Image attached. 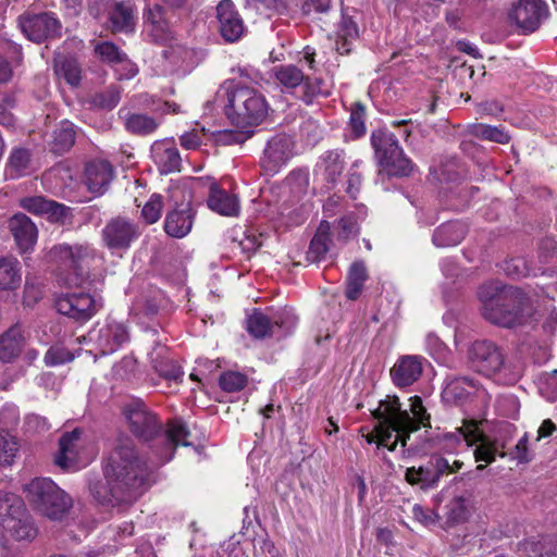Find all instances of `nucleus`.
Instances as JSON below:
<instances>
[{
	"label": "nucleus",
	"instance_id": "nucleus-39",
	"mask_svg": "<svg viewBox=\"0 0 557 557\" xmlns=\"http://www.w3.org/2000/svg\"><path fill=\"white\" fill-rule=\"evenodd\" d=\"M152 364L156 372L168 381L180 382L183 377V370L173 359L162 357L161 351L154 349L151 354Z\"/></svg>",
	"mask_w": 557,
	"mask_h": 557
},
{
	"label": "nucleus",
	"instance_id": "nucleus-2",
	"mask_svg": "<svg viewBox=\"0 0 557 557\" xmlns=\"http://www.w3.org/2000/svg\"><path fill=\"white\" fill-rule=\"evenodd\" d=\"M482 317L490 323L513 329L527 324L534 313L531 298L520 287L491 282L478 290Z\"/></svg>",
	"mask_w": 557,
	"mask_h": 557
},
{
	"label": "nucleus",
	"instance_id": "nucleus-28",
	"mask_svg": "<svg viewBox=\"0 0 557 557\" xmlns=\"http://www.w3.org/2000/svg\"><path fill=\"white\" fill-rule=\"evenodd\" d=\"M119 115L124 120L125 129L136 136L150 135L159 126L154 117L143 113H131L125 108L120 109Z\"/></svg>",
	"mask_w": 557,
	"mask_h": 557
},
{
	"label": "nucleus",
	"instance_id": "nucleus-19",
	"mask_svg": "<svg viewBox=\"0 0 557 557\" xmlns=\"http://www.w3.org/2000/svg\"><path fill=\"white\" fill-rule=\"evenodd\" d=\"M114 170L110 162L95 159L86 163L84 182L92 194L102 195L113 180Z\"/></svg>",
	"mask_w": 557,
	"mask_h": 557
},
{
	"label": "nucleus",
	"instance_id": "nucleus-44",
	"mask_svg": "<svg viewBox=\"0 0 557 557\" xmlns=\"http://www.w3.org/2000/svg\"><path fill=\"white\" fill-rule=\"evenodd\" d=\"M30 164V152L25 148H14L9 157L11 177H18L26 173Z\"/></svg>",
	"mask_w": 557,
	"mask_h": 557
},
{
	"label": "nucleus",
	"instance_id": "nucleus-29",
	"mask_svg": "<svg viewBox=\"0 0 557 557\" xmlns=\"http://www.w3.org/2000/svg\"><path fill=\"white\" fill-rule=\"evenodd\" d=\"M468 228L460 221H450L438 226L433 233V244L437 247H450L461 243Z\"/></svg>",
	"mask_w": 557,
	"mask_h": 557
},
{
	"label": "nucleus",
	"instance_id": "nucleus-14",
	"mask_svg": "<svg viewBox=\"0 0 557 557\" xmlns=\"http://www.w3.org/2000/svg\"><path fill=\"white\" fill-rule=\"evenodd\" d=\"M294 143L285 134H277L270 138L260 160V166L268 175H274L293 157Z\"/></svg>",
	"mask_w": 557,
	"mask_h": 557
},
{
	"label": "nucleus",
	"instance_id": "nucleus-40",
	"mask_svg": "<svg viewBox=\"0 0 557 557\" xmlns=\"http://www.w3.org/2000/svg\"><path fill=\"white\" fill-rule=\"evenodd\" d=\"M3 529L11 532L18 541L34 539L37 533L26 510L23 516L17 517L15 520H9V523H5Z\"/></svg>",
	"mask_w": 557,
	"mask_h": 557
},
{
	"label": "nucleus",
	"instance_id": "nucleus-36",
	"mask_svg": "<svg viewBox=\"0 0 557 557\" xmlns=\"http://www.w3.org/2000/svg\"><path fill=\"white\" fill-rule=\"evenodd\" d=\"M273 75L282 90H292L301 86L306 79L302 70L295 64H280L272 69Z\"/></svg>",
	"mask_w": 557,
	"mask_h": 557
},
{
	"label": "nucleus",
	"instance_id": "nucleus-63",
	"mask_svg": "<svg viewBox=\"0 0 557 557\" xmlns=\"http://www.w3.org/2000/svg\"><path fill=\"white\" fill-rule=\"evenodd\" d=\"M24 425L27 432L40 433L48 431L50 425L45 417L36 413H30L25 417Z\"/></svg>",
	"mask_w": 557,
	"mask_h": 557
},
{
	"label": "nucleus",
	"instance_id": "nucleus-4",
	"mask_svg": "<svg viewBox=\"0 0 557 557\" xmlns=\"http://www.w3.org/2000/svg\"><path fill=\"white\" fill-rule=\"evenodd\" d=\"M469 359L478 372L512 385L523 373L520 361L509 358L506 349L490 339L475 341L469 349Z\"/></svg>",
	"mask_w": 557,
	"mask_h": 557
},
{
	"label": "nucleus",
	"instance_id": "nucleus-30",
	"mask_svg": "<svg viewBox=\"0 0 557 557\" xmlns=\"http://www.w3.org/2000/svg\"><path fill=\"white\" fill-rule=\"evenodd\" d=\"M319 168L323 171L324 181L334 187L345 169L344 152L341 150L326 151L321 157Z\"/></svg>",
	"mask_w": 557,
	"mask_h": 557
},
{
	"label": "nucleus",
	"instance_id": "nucleus-45",
	"mask_svg": "<svg viewBox=\"0 0 557 557\" xmlns=\"http://www.w3.org/2000/svg\"><path fill=\"white\" fill-rule=\"evenodd\" d=\"M471 133L479 139L490 140L497 144H507L510 140V136L504 128L486 124L474 125Z\"/></svg>",
	"mask_w": 557,
	"mask_h": 557
},
{
	"label": "nucleus",
	"instance_id": "nucleus-50",
	"mask_svg": "<svg viewBox=\"0 0 557 557\" xmlns=\"http://www.w3.org/2000/svg\"><path fill=\"white\" fill-rule=\"evenodd\" d=\"M74 354L62 345L51 346L44 358L47 367H57L73 361Z\"/></svg>",
	"mask_w": 557,
	"mask_h": 557
},
{
	"label": "nucleus",
	"instance_id": "nucleus-11",
	"mask_svg": "<svg viewBox=\"0 0 557 557\" xmlns=\"http://www.w3.org/2000/svg\"><path fill=\"white\" fill-rule=\"evenodd\" d=\"M18 26L22 33L36 44L60 38L62 34V23L51 12L21 15Z\"/></svg>",
	"mask_w": 557,
	"mask_h": 557
},
{
	"label": "nucleus",
	"instance_id": "nucleus-6",
	"mask_svg": "<svg viewBox=\"0 0 557 557\" xmlns=\"http://www.w3.org/2000/svg\"><path fill=\"white\" fill-rule=\"evenodd\" d=\"M410 417L407 410L401 409V404L397 396H387L380 400L376 409L372 410V416L376 420H383L394 432L409 431L416 432L421 426H430V416L419 396L410 398Z\"/></svg>",
	"mask_w": 557,
	"mask_h": 557
},
{
	"label": "nucleus",
	"instance_id": "nucleus-56",
	"mask_svg": "<svg viewBox=\"0 0 557 557\" xmlns=\"http://www.w3.org/2000/svg\"><path fill=\"white\" fill-rule=\"evenodd\" d=\"M162 211V197L158 194H153L150 199L146 202L141 210V216L147 224L156 223Z\"/></svg>",
	"mask_w": 557,
	"mask_h": 557
},
{
	"label": "nucleus",
	"instance_id": "nucleus-60",
	"mask_svg": "<svg viewBox=\"0 0 557 557\" xmlns=\"http://www.w3.org/2000/svg\"><path fill=\"white\" fill-rule=\"evenodd\" d=\"M508 455L518 461V463H528L533 459V454L528 447V435L524 434L516 444L515 448Z\"/></svg>",
	"mask_w": 557,
	"mask_h": 557
},
{
	"label": "nucleus",
	"instance_id": "nucleus-7",
	"mask_svg": "<svg viewBox=\"0 0 557 557\" xmlns=\"http://www.w3.org/2000/svg\"><path fill=\"white\" fill-rule=\"evenodd\" d=\"M34 510L52 520L61 519L72 507V498L48 478H35L24 486Z\"/></svg>",
	"mask_w": 557,
	"mask_h": 557
},
{
	"label": "nucleus",
	"instance_id": "nucleus-55",
	"mask_svg": "<svg viewBox=\"0 0 557 557\" xmlns=\"http://www.w3.org/2000/svg\"><path fill=\"white\" fill-rule=\"evenodd\" d=\"M539 388L547 400H557V369L541 375Z\"/></svg>",
	"mask_w": 557,
	"mask_h": 557
},
{
	"label": "nucleus",
	"instance_id": "nucleus-46",
	"mask_svg": "<svg viewBox=\"0 0 557 557\" xmlns=\"http://www.w3.org/2000/svg\"><path fill=\"white\" fill-rule=\"evenodd\" d=\"M467 442L468 446L475 445L481 437V432L475 422H470L463 428L457 429L456 433L444 434V440L454 445L460 442V438Z\"/></svg>",
	"mask_w": 557,
	"mask_h": 557
},
{
	"label": "nucleus",
	"instance_id": "nucleus-49",
	"mask_svg": "<svg viewBox=\"0 0 557 557\" xmlns=\"http://www.w3.org/2000/svg\"><path fill=\"white\" fill-rule=\"evenodd\" d=\"M96 54L109 64H119L125 60V53L119 49L116 45L111 41H103L95 47Z\"/></svg>",
	"mask_w": 557,
	"mask_h": 557
},
{
	"label": "nucleus",
	"instance_id": "nucleus-47",
	"mask_svg": "<svg viewBox=\"0 0 557 557\" xmlns=\"http://www.w3.org/2000/svg\"><path fill=\"white\" fill-rule=\"evenodd\" d=\"M323 85L324 81L322 78L306 76L305 82L301 84L302 95L300 99L305 103L310 104L318 96H329V91L323 90Z\"/></svg>",
	"mask_w": 557,
	"mask_h": 557
},
{
	"label": "nucleus",
	"instance_id": "nucleus-26",
	"mask_svg": "<svg viewBox=\"0 0 557 557\" xmlns=\"http://www.w3.org/2000/svg\"><path fill=\"white\" fill-rule=\"evenodd\" d=\"M207 203L211 210L222 215L233 216L239 211L237 197L222 189L216 183L210 185Z\"/></svg>",
	"mask_w": 557,
	"mask_h": 557
},
{
	"label": "nucleus",
	"instance_id": "nucleus-12",
	"mask_svg": "<svg viewBox=\"0 0 557 557\" xmlns=\"http://www.w3.org/2000/svg\"><path fill=\"white\" fill-rule=\"evenodd\" d=\"M548 14V7L543 0H519L510 10L508 18L527 35L535 32Z\"/></svg>",
	"mask_w": 557,
	"mask_h": 557
},
{
	"label": "nucleus",
	"instance_id": "nucleus-15",
	"mask_svg": "<svg viewBox=\"0 0 557 557\" xmlns=\"http://www.w3.org/2000/svg\"><path fill=\"white\" fill-rule=\"evenodd\" d=\"M218 30L226 42H236L245 34L244 20L232 0H221L216 5Z\"/></svg>",
	"mask_w": 557,
	"mask_h": 557
},
{
	"label": "nucleus",
	"instance_id": "nucleus-48",
	"mask_svg": "<svg viewBox=\"0 0 557 557\" xmlns=\"http://www.w3.org/2000/svg\"><path fill=\"white\" fill-rule=\"evenodd\" d=\"M248 379L245 374L235 371H226L220 375L219 385L227 393L242 391L247 385Z\"/></svg>",
	"mask_w": 557,
	"mask_h": 557
},
{
	"label": "nucleus",
	"instance_id": "nucleus-52",
	"mask_svg": "<svg viewBox=\"0 0 557 557\" xmlns=\"http://www.w3.org/2000/svg\"><path fill=\"white\" fill-rule=\"evenodd\" d=\"M46 214L51 222L62 225L71 223L73 216L70 207L54 200H50Z\"/></svg>",
	"mask_w": 557,
	"mask_h": 557
},
{
	"label": "nucleus",
	"instance_id": "nucleus-8",
	"mask_svg": "<svg viewBox=\"0 0 557 557\" xmlns=\"http://www.w3.org/2000/svg\"><path fill=\"white\" fill-rule=\"evenodd\" d=\"M371 146L379 164L392 176H408L413 171V163L408 159L398 144L396 136L383 128L371 134Z\"/></svg>",
	"mask_w": 557,
	"mask_h": 557
},
{
	"label": "nucleus",
	"instance_id": "nucleus-24",
	"mask_svg": "<svg viewBox=\"0 0 557 557\" xmlns=\"http://www.w3.org/2000/svg\"><path fill=\"white\" fill-rule=\"evenodd\" d=\"M151 153L162 174L180 171L182 159L178 149L172 143H154L151 147Z\"/></svg>",
	"mask_w": 557,
	"mask_h": 557
},
{
	"label": "nucleus",
	"instance_id": "nucleus-51",
	"mask_svg": "<svg viewBox=\"0 0 557 557\" xmlns=\"http://www.w3.org/2000/svg\"><path fill=\"white\" fill-rule=\"evenodd\" d=\"M366 107L360 101L352 104L350 111L349 125L355 138H359L366 134Z\"/></svg>",
	"mask_w": 557,
	"mask_h": 557
},
{
	"label": "nucleus",
	"instance_id": "nucleus-32",
	"mask_svg": "<svg viewBox=\"0 0 557 557\" xmlns=\"http://www.w3.org/2000/svg\"><path fill=\"white\" fill-rule=\"evenodd\" d=\"M368 277V271L364 262L361 260L352 262L346 277V298L349 300H357L363 290V286Z\"/></svg>",
	"mask_w": 557,
	"mask_h": 557
},
{
	"label": "nucleus",
	"instance_id": "nucleus-57",
	"mask_svg": "<svg viewBox=\"0 0 557 557\" xmlns=\"http://www.w3.org/2000/svg\"><path fill=\"white\" fill-rule=\"evenodd\" d=\"M476 444L478 445L475 446L473 451L476 461H484L486 463H492L493 461H495V457L498 454V449L495 447V445L486 441L482 433Z\"/></svg>",
	"mask_w": 557,
	"mask_h": 557
},
{
	"label": "nucleus",
	"instance_id": "nucleus-53",
	"mask_svg": "<svg viewBox=\"0 0 557 557\" xmlns=\"http://www.w3.org/2000/svg\"><path fill=\"white\" fill-rule=\"evenodd\" d=\"M121 100V90L117 86H110L106 91L96 95L94 99L95 106L104 109L112 110L117 106Z\"/></svg>",
	"mask_w": 557,
	"mask_h": 557
},
{
	"label": "nucleus",
	"instance_id": "nucleus-42",
	"mask_svg": "<svg viewBox=\"0 0 557 557\" xmlns=\"http://www.w3.org/2000/svg\"><path fill=\"white\" fill-rule=\"evenodd\" d=\"M467 386L473 387V381L469 377H454L446 383L443 397L447 401H459L469 395Z\"/></svg>",
	"mask_w": 557,
	"mask_h": 557
},
{
	"label": "nucleus",
	"instance_id": "nucleus-35",
	"mask_svg": "<svg viewBox=\"0 0 557 557\" xmlns=\"http://www.w3.org/2000/svg\"><path fill=\"white\" fill-rule=\"evenodd\" d=\"M24 500L9 492L0 491V525L4 528L9 520H15L25 513Z\"/></svg>",
	"mask_w": 557,
	"mask_h": 557
},
{
	"label": "nucleus",
	"instance_id": "nucleus-10",
	"mask_svg": "<svg viewBox=\"0 0 557 557\" xmlns=\"http://www.w3.org/2000/svg\"><path fill=\"white\" fill-rule=\"evenodd\" d=\"M140 235L141 230L137 222L120 215L110 219L101 231L103 245L116 252L129 249Z\"/></svg>",
	"mask_w": 557,
	"mask_h": 557
},
{
	"label": "nucleus",
	"instance_id": "nucleus-54",
	"mask_svg": "<svg viewBox=\"0 0 557 557\" xmlns=\"http://www.w3.org/2000/svg\"><path fill=\"white\" fill-rule=\"evenodd\" d=\"M148 36L152 42L158 45H166L174 38L168 21L149 25Z\"/></svg>",
	"mask_w": 557,
	"mask_h": 557
},
{
	"label": "nucleus",
	"instance_id": "nucleus-13",
	"mask_svg": "<svg viewBox=\"0 0 557 557\" xmlns=\"http://www.w3.org/2000/svg\"><path fill=\"white\" fill-rule=\"evenodd\" d=\"M448 469V459L440 455H433L424 465L418 468H407L405 480L410 485H418L421 490H431L437 486L441 478L447 473Z\"/></svg>",
	"mask_w": 557,
	"mask_h": 557
},
{
	"label": "nucleus",
	"instance_id": "nucleus-43",
	"mask_svg": "<svg viewBox=\"0 0 557 557\" xmlns=\"http://www.w3.org/2000/svg\"><path fill=\"white\" fill-rule=\"evenodd\" d=\"M18 451L16 437L9 431L0 429V466H10Z\"/></svg>",
	"mask_w": 557,
	"mask_h": 557
},
{
	"label": "nucleus",
	"instance_id": "nucleus-33",
	"mask_svg": "<svg viewBox=\"0 0 557 557\" xmlns=\"http://www.w3.org/2000/svg\"><path fill=\"white\" fill-rule=\"evenodd\" d=\"M330 224L326 221L320 223V226L310 242L307 251V260L309 262H320L325 259L330 250Z\"/></svg>",
	"mask_w": 557,
	"mask_h": 557
},
{
	"label": "nucleus",
	"instance_id": "nucleus-61",
	"mask_svg": "<svg viewBox=\"0 0 557 557\" xmlns=\"http://www.w3.org/2000/svg\"><path fill=\"white\" fill-rule=\"evenodd\" d=\"M50 200L42 196H34L24 198L21 201L22 207L28 212L35 214H46Z\"/></svg>",
	"mask_w": 557,
	"mask_h": 557
},
{
	"label": "nucleus",
	"instance_id": "nucleus-34",
	"mask_svg": "<svg viewBox=\"0 0 557 557\" xmlns=\"http://www.w3.org/2000/svg\"><path fill=\"white\" fill-rule=\"evenodd\" d=\"M109 21L112 24V30L129 33L134 30L135 20L133 7L126 2H116L109 13Z\"/></svg>",
	"mask_w": 557,
	"mask_h": 557
},
{
	"label": "nucleus",
	"instance_id": "nucleus-17",
	"mask_svg": "<svg viewBox=\"0 0 557 557\" xmlns=\"http://www.w3.org/2000/svg\"><path fill=\"white\" fill-rule=\"evenodd\" d=\"M424 358L417 355L400 356L391 368L392 382L397 387L411 386L422 375Z\"/></svg>",
	"mask_w": 557,
	"mask_h": 557
},
{
	"label": "nucleus",
	"instance_id": "nucleus-41",
	"mask_svg": "<svg viewBox=\"0 0 557 557\" xmlns=\"http://www.w3.org/2000/svg\"><path fill=\"white\" fill-rule=\"evenodd\" d=\"M447 521L451 524L465 522L469 517V497L458 495L446 505Z\"/></svg>",
	"mask_w": 557,
	"mask_h": 557
},
{
	"label": "nucleus",
	"instance_id": "nucleus-21",
	"mask_svg": "<svg viewBox=\"0 0 557 557\" xmlns=\"http://www.w3.org/2000/svg\"><path fill=\"white\" fill-rule=\"evenodd\" d=\"M83 430L79 428L71 432H65L59 440V450L54 462L65 471H76L78 469V443Z\"/></svg>",
	"mask_w": 557,
	"mask_h": 557
},
{
	"label": "nucleus",
	"instance_id": "nucleus-18",
	"mask_svg": "<svg viewBox=\"0 0 557 557\" xmlns=\"http://www.w3.org/2000/svg\"><path fill=\"white\" fill-rule=\"evenodd\" d=\"M196 211L190 201L175 203L164 219V232L173 238H183L191 231Z\"/></svg>",
	"mask_w": 557,
	"mask_h": 557
},
{
	"label": "nucleus",
	"instance_id": "nucleus-22",
	"mask_svg": "<svg viewBox=\"0 0 557 557\" xmlns=\"http://www.w3.org/2000/svg\"><path fill=\"white\" fill-rule=\"evenodd\" d=\"M9 228L22 252L32 249L37 240V227L24 213H16L9 220Z\"/></svg>",
	"mask_w": 557,
	"mask_h": 557
},
{
	"label": "nucleus",
	"instance_id": "nucleus-1",
	"mask_svg": "<svg viewBox=\"0 0 557 557\" xmlns=\"http://www.w3.org/2000/svg\"><path fill=\"white\" fill-rule=\"evenodd\" d=\"M122 414L129 433L147 447L149 458L156 465L172 460L178 445H190L187 441L190 432L184 421L173 419L164 424L140 399L125 404Z\"/></svg>",
	"mask_w": 557,
	"mask_h": 557
},
{
	"label": "nucleus",
	"instance_id": "nucleus-3",
	"mask_svg": "<svg viewBox=\"0 0 557 557\" xmlns=\"http://www.w3.org/2000/svg\"><path fill=\"white\" fill-rule=\"evenodd\" d=\"M103 475L110 482H115V490L120 493L128 491L135 498L141 493L148 466L131 435L121 432L114 438L103 460Z\"/></svg>",
	"mask_w": 557,
	"mask_h": 557
},
{
	"label": "nucleus",
	"instance_id": "nucleus-9",
	"mask_svg": "<svg viewBox=\"0 0 557 557\" xmlns=\"http://www.w3.org/2000/svg\"><path fill=\"white\" fill-rule=\"evenodd\" d=\"M54 307L60 314L85 323L102 308V301L89 293L69 292L55 296Z\"/></svg>",
	"mask_w": 557,
	"mask_h": 557
},
{
	"label": "nucleus",
	"instance_id": "nucleus-38",
	"mask_svg": "<svg viewBox=\"0 0 557 557\" xmlns=\"http://www.w3.org/2000/svg\"><path fill=\"white\" fill-rule=\"evenodd\" d=\"M246 330L253 338L258 339L271 337L275 334L272 318H269L257 309L248 315L246 320Z\"/></svg>",
	"mask_w": 557,
	"mask_h": 557
},
{
	"label": "nucleus",
	"instance_id": "nucleus-58",
	"mask_svg": "<svg viewBox=\"0 0 557 557\" xmlns=\"http://www.w3.org/2000/svg\"><path fill=\"white\" fill-rule=\"evenodd\" d=\"M253 134V129H225L218 135V141L223 145L244 144Z\"/></svg>",
	"mask_w": 557,
	"mask_h": 557
},
{
	"label": "nucleus",
	"instance_id": "nucleus-59",
	"mask_svg": "<svg viewBox=\"0 0 557 557\" xmlns=\"http://www.w3.org/2000/svg\"><path fill=\"white\" fill-rule=\"evenodd\" d=\"M273 327L284 329L285 332H289L297 323V317L287 309L277 311L272 317Z\"/></svg>",
	"mask_w": 557,
	"mask_h": 557
},
{
	"label": "nucleus",
	"instance_id": "nucleus-5",
	"mask_svg": "<svg viewBox=\"0 0 557 557\" xmlns=\"http://www.w3.org/2000/svg\"><path fill=\"white\" fill-rule=\"evenodd\" d=\"M225 113L236 128H250L259 125L268 115L265 97L252 87L231 84L226 90Z\"/></svg>",
	"mask_w": 557,
	"mask_h": 557
},
{
	"label": "nucleus",
	"instance_id": "nucleus-62",
	"mask_svg": "<svg viewBox=\"0 0 557 557\" xmlns=\"http://www.w3.org/2000/svg\"><path fill=\"white\" fill-rule=\"evenodd\" d=\"M357 233V222L354 215H345L337 222V236L339 239L347 240Z\"/></svg>",
	"mask_w": 557,
	"mask_h": 557
},
{
	"label": "nucleus",
	"instance_id": "nucleus-31",
	"mask_svg": "<svg viewBox=\"0 0 557 557\" xmlns=\"http://www.w3.org/2000/svg\"><path fill=\"white\" fill-rule=\"evenodd\" d=\"M22 283V268L16 258L0 257V290H15Z\"/></svg>",
	"mask_w": 557,
	"mask_h": 557
},
{
	"label": "nucleus",
	"instance_id": "nucleus-23",
	"mask_svg": "<svg viewBox=\"0 0 557 557\" xmlns=\"http://www.w3.org/2000/svg\"><path fill=\"white\" fill-rule=\"evenodd\" d=\"M26 344L24 331L15 324L0 335V360L13 362L22 352Z\"/></svg>",
	"mask_w": 557,
	"mask_h": 557
},
{
	"label": "nucleus",
	"instance_id": "nucleus-20",
	"mask_svg": "<svg viewBox=\"0 0 557 557\" xmlns=\"http://www.w3.org/2000/svg\"><path fill=\"white\" fill-rule=\"evenodd\" d=\"M115 485V482H110L107 478L92 476L88 479L89 493L101 505L115 506L135 499L128 491L117 492Z\"/></svg>",
	"mask_w": 557,
	"mask_h": 557
},
{
	"label": "nucleus",
	"instance_id": "nucleus-27",
	"mask_svg": "<svg viewBox=\"0 0 557 557\" xmlns=\"http://www.w3.org/2000/svg\"><path fill=\"white\" fill-rule=\"evenodd\" d=\"M128 338L126 326L123 323L112 321L99 331L98 343L103 354H112Z\"/></svg>",
	"mask_w": 557,
	"mask_h": 557
},
{
	"label": "nucleus",
	"instance_id": "nucleus-16",
	"mask_svg": "<svg viewBox=\"0 0 557 557\" xmlns=\"http://www.w3.org/2000/svg\"><path fill=\"white\" fill-rule=\"evenodd\" d=\"M49 258L66 269L82 270L94 258V249L87 243L59 244L49 250Z\"/></svg>",
	"mask_w": 557,
	"mask_h": 557
},
{
	"label": "nucleus",
	"instance_id": "nucleus-64",
	"mask_svg": "<svg viewBox=\"0 0 557 557\" xmlns=\"http://www.w3.org/2000/svg\"><path fill=\"white\" fill-rule=\"evenodd\" d=\"M532 552L539 554V557H557V540L533 543Z\"/></svg>",
	"mask_w": 557,
	"mask_h": 557
},
{
	"label": "nucleus",
	"instance_id": "nucleus-25",
	"mask_svg": "<svg viewBox=\"0 0 557 557\" xmlns=\"http://www.w3.org/2000/svg\"><path fill=\"white\" fill-rule=\"evenodd\" d=\"M76 139V126L69 120L61 121L51 133L48 143L49 151L55 156H63L74 146Z\"/></svg>",
	"mask_w": 557,
	"mask_h": 557
},
{
	"label": "nucleus",
	"instance_id": "nucleus-37",
	"mask_svg": "<svg viewBox=\"0 0 557 557\" xmlns=\"http://www.w3.org/2000/svg\"><path fill=\"white\" fill-rule=\"evenodd\" d=\"M55 73L72 87H78L82 81V69L73 57L59 55L54 59Z\"/></svg>",
	"mask_w": 557,
	"mask_h": 557
}]
</instances>
